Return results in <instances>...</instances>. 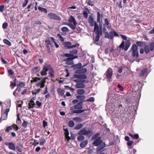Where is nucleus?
Listing matches in <instances>:
<instances>
[{
	"label": "nucleus",
	"mask_w": 154,
	"mask_h": 154,
	"mask_svg": "<svg viewBox=\"0 0 154 154\" xmlns=\"http://www.w3.org/2000/svg\"><path fill=\"white\" fill-rule=\"evenodd\" d=\"M122 38L124 40H126L125 42L123 41L119 46V48L124 50L125 51H127L129 48L131 43L130 40L127 39V37L124 35L120 34Z\"/></svg>",
	"instance_id": "nucleus-1"
},
{
	"label": "nucleus",
	"mask_w": 154,
	"mask_h": 154,
	"mask_svg": "<svg viewBox=\"0 0 154 154\" xmlns=\"http://www.w3.org/2000/svg\"><path fill=\"white\" fill-rule=\"evenodd\" d=\"M68 21L70 23H68L67 25L69 26L72 30H75L77 24L75 18L73 16H71L68 19Z\"/></svg>",
	"instance_id": "nucleus-2"
},
{
	"label": "nucleus",
	"mask_w": 154,
	"mask_h": 154,
	"mask_svg": "<svg viewBox=\"0 0 154 154\" xmlns=\"http://www.w3.org/2000/svg\"><path fill=\"white\" fill-rule=\"evenodd\" d=\"M93 134V132L90 130L88 131L85 128L81 129L78 133L79 135H86L88 137H91Z\"/></svg>",
	"instance_id": "nucleus-3"
},
{
	"label": "nucleus",
	"mask_w": 154,
	"mask_h": 154,
	"mask_svg": "<svg viewBox=\"0 0 154 154\" xmlns=\"http://www.w3.org/2000/svg\"><path fill=\"white\" fill-rule=\"evenodd\" d=\"M50 65L48 63H45L43 66L42 70L41 72V74L42 76L45 75H47V71L50 69Z\"/></svg>",
	"instance_id": "nucleus-4"
},
{
	"label": "nucleus",
	"mask_w": 154,
	"mask_h": 154,
	"mask_svg": "<svg viewBox=\"0 0 154 154\" xmlns=\"http://www.w3.org/2000/svg\"><path fill=\"white\" fill-rule=\"evenodd\" d=\"M94 31L95 32V34H100V35H102V27L100 26V29L98 24L95 21L94 22Z\"/></svg>",
	"instance_id": "nucleus-5"
},
{
	"label": "nucleus",
	"mask_w": 154,
	"mask_h": 154,
	"mask_svg": "<svg viewBox=\"0 0 154 154\" xmlns=\"http://www.w3.org/2000/svg\"><path fill=\"white\" fill-rule=\"evenodd\" d=\"M49 18L55 20H60L61 19L60 17L53 13H50L48 14Z\"/></svg>",
	"instance_id": "nucleus-6"
},
{
	"label": "nucleus",
	"mask_w": 154,
	"mask_h": 154,
	"mask_svg": "<svg viewBox=\"0 0 154 154\" xmlns=\"http://www.w3.org/2000/svg\"><path fill=\"white\" fill-rule=\"evenodd\" d=\"M65 46L68 49L76 47H78L79 46L78 44H76L75 45H72V43L71 42H64Z\"/></svg>",
	"instance_id": "nucleus-7"
},
{
	"label": "nucleus",
	"mask_w": 154,
	"mask_h": 154,
	"mask_svg": "<svg viewBox=\"0 0 154 154\" xmlns=\"http://www.w3.org/2000/svg\"><path fill=\"white\" fill-rule=\"evenodd\" d=\"M113 70L112 69L109 68L106 72V76L107 79L110 81L112 75Z\"/></svg>",
	"instance_id": "nucleus-8"
},
{
	"label": "nucleus",
	"mask_w": 154,
	"mask_h": 154,
	"mask_svg": "<svg viewBox=\"0 0 154 154\" xmlns=\"http://www.w3.org/2000/svg\"><path fill=\"white\" fill-rule=\"evenodd\" d=\"M105 37L106 38L112 39L114 37L113 31L111 30L109 33L107 32H106Z\"/></svg>",
	"instance_id": "nucleus-9"
},
{
	"label": "nucleus",
	"mask_w": 154,
	"mask_h": 154,
	"mask_svg": "<svg viewBox=\"0 0 154 154\" xmlns=\"http://www.w3.org/2000/svg\"><path fill=\"white\" fill-rule=\"evenodd\" d=\"M35 99L33 97L32 98L31 100H30L29 102L28 103V109H30L33 108L35 105V104L33 101Z\"/></svg>",
	"instance_id": "nucleus-10"
},
{
	"label": "nucleus",
	"mask_w": 154,
	"mask_h": 154,
	"mask_svg": "<svg viewBox=\"0 0 154 154\" xmlns=\"http://www.w3.org/2000/svg\"><path fill=\"white\" fill-rule=\"evenodd\" d=\"M74 76L76 78L81 79H86L87 78V76L85 74H74Z\"/></svg>",
	"instance_id": "nucleus-11"
},
{
	"label": "nucleus",
	"mask_w": 154,
	"mask_h": 154,
	"mask_svg": "<svg viewBox=\"0 0 154 154\" xmlns=\"http://www.w3.org/2000/svg\"><path fill=\"white\" fill-rule=\"evenodd\" d=\"M9 111V109H7L2 114V118L3 120H6L7 119L8 114Z\"/></svg>",
	"instance_id": "nucleus-12"
},
{
	"label": "nucleus",
	"mask_w": 154,
	"mask_h": 154,
	"mask_svg": "<svg viewBox=\"0 0 154 154\" xmlns=\"http://www.w3.org/2000/svg\"><path fill=\"white\" fill-rule=\"evenodd\" d=\"M102 142L101 138L99 137L93 142V144L95 146H97L100 145L102 143Z\"/></svg>",
	"instance_id": "nucleus-13"
},
{
	"label": "nucleus",
	"mask_w": 154,
	"mask_h": 154,
	"mask_svg": "<svg viewBox=\"0 0 154 154\" xmlns=\"http://www.w3.org/2000/svg\"><path fill=\"white\" fill-rule=\"evenodd\" d=\"M88 22L90 25L93 26H94V22L92 16L89 15V17L88 18Z\"/></svg>",
	"instance_id": "nucleus-14"
},
{
	"label": "nucleus",
	"mask_w": 154,
	"mask_h": 154,
	"mask_svg": "<svg viewBox=\"0 0 154 154\" xmlns=\"http://www.w3.org/2000/svg\"><path fill=\"white\" fill-rule=\"evenodd\" d=\"M13 79V81H11L10 82V86L13 89L16 86V77H12Z\"/></svg>",
	"instance_id": "nucleus-15"
},
{
	"label": "nucleus",
	"mask_w": 154,
	"mask_h": 154,
	"mask_svg": "<svg viewBox=\"0 0 154 154\" xmlns=\"http://www.w3.org/2000/svg\"><path fill=\"white\" fill-rule=\"evenodd\" d=\"M72 59H71V57L68 58L66 59H65L64 61H66V64L67 65H72L73 62L72 61Z\"/></svg>",
	"instance_id": "nucleus-16"
},
{
	"label": "nucleus",
	"mask_w": 154,
	"mask_h": 154,
	"mask_svg": "<svg viewBox=\"0 0 154 154\" xmlns=\"http://www.w3.org/2000/svg\"><path fill=\"white\" fill-rule=\"evenodd\" d=\"M45 81H42L41 82H38L36 84V86L37 87H40L41 88H43L45 86Z\"/></svg>",
	"instance_id": "nucleus-17"
},
{
	"label": "nucleus",
	"mask_w": 154,
	"mask_h": 154,
	"mask_svg": "<svg viewBox=\"0 0 154 154\" xmlns=\"http://www.w3.org/2000/svg\"><path fill=\"white\" fill-rule=\"evenodd\" d=\"M85 87V85L83 83H77L75 85V87L77 88H83Z\"/></svg>",
	"instance_id": "nucleus-18"
},
{
	"label": "nucleus",
	"mask_w": 154,
	"mask_h": 154,
	"mask_svg": "<svg viewBox=\"0 0 154 154\" xmlns=\"http://www.w3.org/2000/svg\"><path fill=\"white\" fill-rule=\"evenodd\" d=\"M87 71V69L86 68H83L80 70L75 71V73H85Z\"/></svg>",
	"instance_id": "nucleus-19"
},
{
	"label": "nucleus",
	"mask_w": 154,
	"mask_h": 154,
	"mask_svg": "<svg viewBox=\"0 0 154 154\" xmlns=\"http://www.w3.org/2000/svg\"><path fill=\"white\" fill-rule=\"evenodd\" d=\"M82 104L79 103L75 105L74 106V108L76 109H82Z\"/></svg>",
	"instance_id": "nucleus-20"
},
{
	"label": "nucleus",
	"mask_w": 154,
	"mask_h": 154,
	"mask_svg": "<svg viewBox=\"0 0 154 154\" xmlns=\"http://www.w3.org/2000/svg\"><path fill=\"white\" fill-rule=\"evenodd\" d=\"M88 140H85L84 141L82 142L80 144V146L82 148H83L87 144Z\"/></svg>",
	"instance_id": "nucleus-21"
},
{
	"label": "nucleus",
	"mask_w": 154,
	"mask_h": 154,
	"mask_svg": "<svg viewBox=\"0 0 154 154\" xmlns=\"http://www.w3.org/2000/svg\"><path fill=\"white\" fill-rule=\"evenodd\" d=\"M57 91L59 94L61 96H63V95L65 92L64 90L60 88H58L57 89Z\"/></svg>",
	"instance_id": "nucleus-22"
},
{
	"label": "nucleus",
	"mask_w": 154,
	"mask_h": 154,
	"mask_svg": "<svg viewBox=\"0 0 154 154\" xmlns=\"http://www.w3.org/2000/svg\"><path fill=\"white\" fill-rule=\"evenodd\" d=\"M19 129V127L15 124H13L12 126H10V130L13 129L14 131H17Z\"/></svg>",
	"instance_id": "nucleus-23"
},
{
	"label": "nucleus",
	"mask_w": 154,
	"mask_h": 154,
	"mask_svg": "<svg viewBox=\"0 0 154 154\" xmlns=\"http://www.w3.org/2000/svg\"><path fill=\"white\" fill-rule=\"evenodd\" d=\"M85 98L84 95H78L76 96V98L80 101H83Z\"/></svg>",
	"instance_id": "nucleus-24"
},
{
	"label": "nucleus",
	"mask_w": 154,
	"mask_h": 154,
	"mask_svg": "<svg viewBox=\"0 0 154 154\" xmlns=\"http://www.w3.org/2000/svg\"><path fill=\"white\" fill-rule=\"evenodd\" d=\"M147 71V69H145L141 71L140 73V75L141 76H143L144 75H146Z\"/></svg>",
	"instance_id": "nucleus-25"
},
{
	"label": "nucleus",
	"mask_w": 154,
	"mask_h": 154,
	"mask_svg": "<svg viewBox=\"0 0 154 154\" xmlns=\"http://www.w3.org/2000/svg\"><path fill=\"white\" fill-rule=\"evenodd\" d=\"M50 69H49V70L50 71V72H49V74L51 77L52 78H54V71L51 66H50Z\"/></svg>",
	"instance_id": "nucleus-26"
},
{
	"label": "nucleus",
	"mask_w": 154,
	"mask_h": 154,
	"mask_svg": "<svg viewBox=\"0 0 154 154\" xmlns=\"http://www.w3.org/2000/svg\"><path fill=\"white\" fill-rule=\"evenodd\" d=\"M97 34V35L95 38L94 41L95 42H94V43H96L97 45H98V44L96 42H98L100 38V34Z\"/></svg>",
	"instance_id": "nucleus-27"
},
{
	"label": "nucleus",
	"mask_w": 154,
	"mask_h": 154,
	"mask_svg": "<svg viewBox=\"0 0 154 154\" xmlns=\"http://www.w3.org/2000/svg\"><path fill=\"white\" fill-rule=\"evenodd\" d=\"M85 91L83 89H79L77 90V93L78 94H83L85 93Z\"/></svg>",
	"instance_id": "nucleus-28"
},
{
	"label": "nucleus",
	"mask_w": 154,
	"mask_h": 154,
	"mask_svg": "<svg viewBox=\"0 0 154 154\" xmlns=\"http://www.w3.org/2000/svg\"><path fill=\"white\" fill-rule=\"evenodd\" d=\"M73 120L77 122H82L83 121V120L82 118L78 117H75L73 118Z\"/></svg>",
	"instance_id": "nucleus-29"
},
{
	"label": "nucleus",
	"mask_w": 154,
	"mask_h": 154,
	"mask_svg": "<svg viewBox=\"0 0 154 154\" xmlns=\"http://www.w3.org/2000/svg\"><path fill=\"white\" fill-rule=\"evenodd\" d=\"M144 50L145 53L146 54H148L149 52L150 51V50L149 45H146L145 46Z\"/></svg>",
	"instance_id": "nucleus-30"
},
{
	"label": "nucleus",
	"mask_w": 154,
	"mask_h": 154,
	"mask_svg": "<svg viewBox=\"0 0 154 154\" xmlns=\"http://www.w3.org/2000/svg\"><path fill=\"white\" fill-rule=\"evenodd\" d=\"M38 8L41 12H44L45 13H47V10L45 8L39 7H38Z\"/></svg>",
	"instance_id": "nucleus-31"
},
{
	"label": "nucleus",
	"mask_w": 154,
	"mask_h": 154,
	"mask_svg": "<svg viewBox=\"0 0 154 154\" xmlns=\"http://www.w3.org/2000/svg\"><path fill=\"white\" fill-rule=\"evenodd\" d=\"M132 56L134 57H137L139 56L138 52L137 51H133Z\"/></svg>",
	"instance_id": "nucleus-32"
},
{
	"label": "nucleus",
	"mask_w": 154,
	"mask_h": 154,
	"mask_svg": "<svg viewBox=\"0 0 154 154\" xmlns=\"http://www.w3.org/2000/svg\"><path fill=\"white\" fill-rule=\"evenodd\" d=\"M138 47L136 45H134L132 47L131 49L132 51H137Z\"/></svg>",
	"instance_id": "nucleus-33"
},
{
	"label": "nucleus",
	"mask_w": 154,
	"mask_h": 154,
	"mask_svg": "<svg viewBox=\"0 0 154 154\" xmlns=\"http://www.w3.org/2000/svg\"><path fill=\"white\" fill-rule=\"evenodd\" d=\"M64 131L66 137L68 139H70V137L69 136V132L68 130L67 129H64Z\"/></svg>",
	"instance_id": "nucleus-34"
},
{
	"label": "nucleus",
	"mask_w": 154,
	"mask_h": 154,
	"mask_svg": "<svg viewBox=\"0 0 154 154\" xmlns=\"http://www.w3.org/2000/svg\"><path fill=\"white\" fill-rule=\"evenodd\" d=\"M68 125L69 127H72L74 126L75 123L73 121L70 120L69 121Z\"/></svg>",
	"instance_id": "nucleus-35"
},
{
	"label": "nucleus",
	"mask_w": 154,
	"mask_h": 154,
	"mask_svg": "<svg viewBox=\"0 0 154 154\" xmlns=\"http://www.w3.org/2000/svg\"><path fill=\"white\" fill-rule=\"evenodd\" d=\"M149 46L150 50L151 51H153L154 49V43L153 42L151 43Z\"/></svg>",
	"instance_id": "nucleus-36"
},
{
	"label": "nucleus",
	"mask_w": 154,
	"mask_h": 154,
	"mask_svg": "<svg viewBox=\"0 0 154 154\" xmlns=\"http://www.w3.org/2000/svg\"><path fill=\"white\" fill-rule=\"evenodd\" d=\"M83 127V125L82 124L80 123L77 125L75 127V129L78 130L81 128Z\"/></svg>",
	"instance_id": "nucleus-37"
},
{
	"label": "nucleus",
	"mask_w": 154,
	"mask_h": 154,
	"mask_svg": "<svg viewBox=\"0 0 154 154\" xmlns=\"http://www.w3.org/2000/svg\"><path fill=\"white\" fill-rule=\"evenodd\" d=\"M101 18V16L100 13L98 11L97 12V21L98 23H100V20Z\"/></svg>",
	"instance_id": "nucleus-38"
},
{
	"label": "nucleus",
	"mask_w": 154,
	"mask_h": 154,
	"mask_svg": "<svg viewBox=\"0 0 154 154\" xmlns=\"http://www.w3.org/2000/svg\"><path fill=\"white\" fill-rule=\"evenodd\" d=\"M94 1L92 0H89L88 2V5L92 6H94Z\"/></svg>",
	"instance_id": "nucleus-39"
},
{
	"label": "nucleus",
	"mask_w": 154,
	"mask_h": 154,
	"mask_svg": "<svg viewBox=\"0 0 154 154\" xmlns=\"http://www.w3.org/2000/svg\"><path fill=\"white\" fill-rule=\"evenodd\" d=\"M61 30L63 32H68L69 31V29L66 27H63L62 28Z\"/></svg>",
	"instance_id": "nucleus-40"
},
{
	"label": "nucleus",
	"mask_w": 154,
	"mask_h": 154,
	"mask_svg": "<svg viewBox=\"0 0 154 154\" xmlns=\"http://www.w3.org/2000/svg\"><path fill=\"white\" fill-rule=\"evenodd\" d=\"M10 149H12L14 151L15 150V147L14 144L12 143H10Z\"/></svg>",
	"instance_id": "nucleus-41"
},
{
	"label": "nucleus",
	"mask_w": 154,
	"mask_h": 154,
	"mask_svg": "<svg viewBox=\"0 0 154 154\" xmlns=\"http://www.w3.org/2000/svg\"><path fill=\"white\" fill-rule=\"evenodd\" d=\"M40 91V89H35L34 91H32V93L33 94H34L36 95Z\"/></svg>",
	"instance_id": "nucleus-42"
},
{
	"label": "nucleus",
	"mask_w": 154,
	"mask_h": 154,
	"mask_svg": "<svg viewBox=\"0 0 154 154\" xmlns=\"http://www.w3.org/2000/svg\"><path fill=\"white\" fill-rule=\"evenodd\" d=\"M40 145H43V144L45 142V140L43 138H41L40 139Z\"/></svg>",
	"instance_id": "nucleus-43"
},
{
	"label": "nucleus",
	"mask_w": 154,
	"mask_h": 154,
	"mask_svg": "<svg viewBox=\"0 0 154 154\" xmlns=\"http://www.w3.org/2000/svg\"><path fill=\"white\" fill-rule=\"evenodd\" d=\"M49 45H46V48L48 53L49 54H51V50Z\"/></svg>",
	"instance_id": "nucleus-44"
},
{
	"label": "nucleus",
	"mask_w": 154,
	"mask_h": 154,
	"mask_svg": "<svg viewBox=\"0 0 154 154\" xmlns=\"http://www.w3.org/2000/svg\"><path fill=\"white\" fill-rule=\"evenodd\" d=\"M136 43L137 45L139 47H142L143 45V43L141 41H137L136 42Z\"/></svg>",
	"instance_id": "nucleus-45"
},
{
	"label": "nucleus",
	"mask_w": 154,
	"mask_h": 154,
	"mask_svg": "<svg viewBox=\"0 0 154 154\" xmlns=\"http://www.w3.org/2000/svg\"><path fill=\"white\" fill-rule=\"evenodd\" d=\"M78 52V51L76 49H74L73 50L70 51L69 53L71 54H76Z\"/></svg>",
	"instance_id": "nucleus-46"
},
{
	"label": "nucleus",
	"mask_w": 154,
	"mask_h": 154,
	"mask_svg": "<svg viewBox=\"0 0 154 154\" xmlns=\"http://www.w3.org/2000/svg\"><path fill=\"white\" fill-rule=\"evenodd\" d=\"M84 137L82 136H79L77 137V140L79 141H81L84 139Z\"/></svg>",
	"instance_id": "nucleus-47"
},
{
	"label": "nucleus",
	"mask_w": 154,
	"mask_h": 154,
	"mask_svg": "<svg viewBox=\"0 0 154 154\" xmlns=\"http://www.w3.org/2000/svg\"><path fill=\"white\" fill-rule=\"evenodd\" d=\"M18 86H19L20 87L22 88L25 86V84L22 82H19V84L18 85Z\"/></svg>",
	"instance_id": "nucleus-48"
},
{
	"label": "nucleus",
	"mask_w": 154,
	"mask_h": 154,
	"mask_svg": "<svg viewBox=\"0 0 154 154\" xmlns=\"http://www.w3.org/2000/svg\"><path fill=\"white\" fill-rule=\"evenodd\" d=\"M57 35L61 42H63L64 41V39L63 37L60 34H57Z\"/></svg>",
	"instance_id": "nucleus-49"
},
{
	"label": "nucleus",
	"mask_w": 154,
	"mask_h": 154,
	"mask_svg": "<svg viewBox=\"0 0 154 154\" xmlns=\"http://www.w3.org/2000/svg\"><path fill=\"white\" fill-rule=\"evenodd\" d=\"M21 119L19 117V114L17 115V124H20L21 122Z\"/></svg>",
	"instance_id": "nucleus-50"
},
{
	"label": "nucleus",
	"mask_w": 154,
	"mask_h": 154,
	"mask_svg": "<svg viewBox=\"0 0 154 154\" xmlns=\"http://www.w3.org/2000/svg\"><path fill=\"white\" fill-rule=\"evenodd\" d=\"M94 97H91L90 98L87 100L86 101L88 102H94Z\"/></svg>",
	"instance_id": "nucleus-51"
},
{
	"label": "nucleus",
	"mask_w": 154,
	"mask_h": 154,
	"mask_svg": "<svg viewBox=\"0 0 154 154\" xmlns=\"http://www.w3.org/2000/svg\"><path fill=\"white\" fill-rule=\"evenodd\" d=\"M40 79L39 78H38L37 77H35V78H34L33 79V80H31V82L32 83L33 82H35L37 81L38 80H39Z\"/></svg>",
	"instance_id": "nucleus-52"
},
{
	"label": "nucleus",
	"mask_w": 154,
	"mask_h": 154,
	"mask_svg": "<svg viewBox=\"0 0 154 154\" xmlns=\"http://www.w3.org/2000/svg\"><path fill=\"white\" fill-rule=\"evenodd\" d=\"M124 68V67H119L118 68V72L119 73H121L122 72V70Z\"/></svg>",
	"instance_id": "nucleus-53"
},
{
	"label": "nucleus",
	"mask_w": 154,
	"mask_h": 154,
	"mask_svg": "<svg viewBox=\"0 0 154 154\" xmlns=\"http://www.w3.org/2000/svg\"><path fill=\"white\" fill-rule=\"evenodd\" d=\"M83 15L84 17L85 18H87L88 17V14L86 11H84L83 13Z\"/></svg>",
	"instance_id": "nucleus-54"
},
{
	"label": "nucleus",
	"mask_w": 154,
	"mask_h": 154,
	"mask_svg": "<svg viewBox=\"0 0 154 154\" xmlns=\"http://www.w3.org/2000/svg\"><path fill=\"white\" fill-rule=\"evenodd\" d=\"M3 42L8 45H10V41H9L7 39H4L3 40Z\"/></svg>",
	"instance_id": "nucleus-55"
},
{
	"label": "nucleus",
	"mask_w": 154,
	"mask_h": 154,
	"mask_svg": "<svg viewBox=\"0 0 154 154\" xmlns=\"http://www.w3.org/2000/svg\"><path fill=\"white\" fill-rule=\"evenodd\" d=\"M46 45H51V41L49 39H47L45 41Z\"/></svg>",
	"instance_id": "nucleus-56"
},
{
	"label": "nucleus",
	"mask_w": 154,
	"mask_h": 154,
	"mask_svg": "<svg viewBox=\"0 0 154 154\" xmlns=\"http://www.w3.org/2000/svg\"><path fill=\"white\" fill-rule=\"evenodd\" d=\"M64 56L67 57H70V58L72 57L73 55L71 54H64Z\"/></svg>",
	"instance_id": "nucleus-57"
},
{
	"label": "nucleus",
	"mask_w": 154,
	"mask_h": 154,
	"mask_svg": "<svg viewBox=\"0 0 154 154\" xmlns=\"http://www.w3.org/2000/svg\"><path fill=\"white\" fill-rule=\"evenodd\" d=\"M75 67L77 68L78 69L82 67V64L81 63H79L75 65Z\"/></svg>",
	"instance_id": "nucleus-58"
},
{
	"label": "nucleus",
	"mask_w": 154,
	"mask_h": 154,
	"mask_svg": "<svg viewBox=\"0 0 154 154\" xmlns=\"http://www.w3.org/2000/svg\"><path fill=\"white\" fill-rule=\"evenodd\" d=\"M133 143V141H128V142L127 143V145L128 146H131L132 145V144Z\"/></svg>",
	"instance_id": "nucleus-59"
},
{
	"label": "nucleus",
	"mask_w": 154,
	"mask_h": 154,
	"mask_svg": "<svg viewBox=\"0 0 154 154\" xmlns=\"http://www.w3.org/2000/svg\"><path fill=\"white\" fill-rule=\"evenodd\" d=\"M8 26V24L7 23H4L2 25V27L4 29H6Z\"/></svg>",
	"instance_id": "nucleus-60"
},
{
	"label": "nucleus",
	"mask_w": 154,
	"mask_h": 154,
	"mask_svg": "<svg viewBox=\"0 0 154 154\" xmlns=\"http://www.w3.org/2000/svg\"><path fill=\"white\" fill-rule=\"evenodd\" d=\"M139 137V135L137 134H136L134 135V137L133 139H137Z\"/></svg>",
	"instance_id": "nucleus-61"
},
{
	"label": "nucleus",
	"mask_w": 154,
	"mask_h": 154,
	"mask_svg": "<svg viewBox=\"0 0 154 154\" xmlns=\"http://www.w3.org/2000/svg\"><path fill=\"white\" fill-rule=\"evenodd\" d=\"M16 148L17 150L20 152H21L23 151L22 149L19 146H17Z\"/></svg>",
	"instance_id": "nucleus-62"
},
{
	"label": "nucleus",
	"mask_w": 154,
	"mask_h": 154,
	"mask_svg": "<svg viewBox=\"0 0 154 154\" xmlns=\"http://www.w3.org/2000/svg\"><path fill=\"white\" fill-rule=\"evenodd\" d=\"M36 105L39 106H41V105H42L41 102H40L38 101H37L36 102Z\"/></svg>",
	"instance_id": "nucleus-63"
},
{
	"label": "nucleus",
	"mask_w": 154,
	"mask_h": 154,
	"mask_svg": "<svg viewBox=\"0 0 154 154\" xmlns=\"http://www.w3.org/2000/svg\"><path fill=\"white\" fill-rule=\"evenodd\" d=\"M34 141L32 144L33 145H37V144H38L39 143H38V142L37 140H34Z\"/></svg>",
	"instance_id": "nucleus-64"
}]
</instances>
